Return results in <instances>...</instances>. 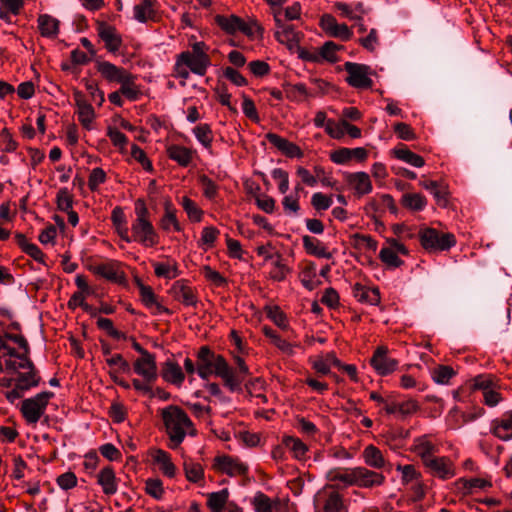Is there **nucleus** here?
<instances>
[{"label": "nucleus", "instance_id": "obj_1", "mask_svg": "<svg viewBox=\"0 0 512 512\" xmlns=\"http://www.w3.org/2000/svg\"><path fill=\"white\" fill-rule=\"evenodd\" d=\"M160 415L170 440V448L176 449L180 446L187 434L196 435L191 419L181 407L169 405L161 410Z\"/></svg>", "mask_w": 512, "mask_h": 512}, {"label": "nucleus", "instance_id": "obj_2", "mask_svg": "<svg viewBox=\"0 0 512 512\" xmlns=\"http://www.w3.org/2000/svg\"><path fill=\"white\" fill-rule=\"evenodd\" d=\"M136 218L131 224L132 242H137L144 247H154L159 243V235L150 220V212L143 199L135 202Z\"/></svg>", "mask_w": 512, "mask_h": 512}, {"label": "nucleus", "instance_id": "obj_3", "mask_svg": "<svg viewBox=\"0 0 512 512\" xmlns=\"http://www.w3.org/2000/svg\"><path fill=\"white\" fill-rule=\"evenodd\" d=\"M226 359L216 354L209 346H201L197 352V374L207 380L212 374L220 377L225 367Z\"/></svg>", "mask_w": 512, "mask_h": 512}, {"label": "nucleus", "instance_id": "obj_4", "mask_svg": "<svg viewBox=\"0 0 512 512\" xmlns=\"http://www.w3.org/2000/svg\"><path fill=\"white\" fill-rule=\"evenodd\" d=\"M418 236L421 246L429 252L446 251L456 245L454 234L440 233L434 228H423Z\"/></svg>", "mask_w": 512, "mask_h": 512}, {"label": "nucleus", "instance_id": "obj_5", "mask_svg": "<svg viewBox=\"0 0 512 512\" xmlns=\"http://www.w3.org/2000/svg\"><path fill=\"white\" fill-rule=\"evenodd\" d=\"M14 375H17L15 387L6 394V398L10 402L21 398L24 391L37 386L40 381V377L31 360L27 367L15 371Z\"/></svg>", "mask_w": 512, "mask_h": 512}, {"label": "nucleus", "instance_id": "obj_6", "mask_svg": "<svg viewBox=\"0 0 512 512\" xmlns=\"http://www.w3.org/2000/svg\"><path fill=\"white\" fill-rule=\"evenodd\" d=\"M52 396L51 392H41L34 397L25 399L21 405V412L25 420L30 424L37 423Z\"/></svg>", "mask_w": 512, "mask_h": 512}, {"label": "nucleus", "instance_id": "obj_7", "mask_svg": "<svg viewBox=\"0 0 512 512\" xmlns=\"http://www.w3.org/2000/svg\"><path fill=\"white\" fill-rule=\"evenodd\" d=\"M344 69L348 76L346 82L353 88L370 89L373 86V80L369 77L371 68L365 64L346 62Z\"/></svg>", "mask_w": 512, "mask_h": 512}, {"label": "nucleus", "instance_id": "obj_8", "mask_svg": "<svg viewBox=\"0 0 512 512\" xmlns=\"http://www.w3.org/2000/svg\"><path fill=\"white\" fill-rule=\"evenodd\" d=\"M423 465L432 476L441 480L451 479L456 474L454 463L446 456L434 455Z\"/></svg>", "mask_w": 512, "mask_h": 512}, {"label": "nucleus", "instance_id": "obj_9", "mask_svg": "<svg viewBox=\"0 0 512 512\" xmlns=\"http://www.w3.org/2000/svg\"><path fill=\"white\" fill-rule=\"evenodd\" d=\"M370 365L379 375L386 376L397 369L399 362L388 356V348L386 346H379L370 359Z\"/></svg>", "mask_w": 512, "mask_h": 512}, {"label": "nucleus", "instance_id": "obj_10", "mask_svg": "<svg viewBox=\"0 0 512 512\" xmlns=\"http://www.w3.org/2000/svg\"><path fill=\"white\" fill-rule=\"evenodd\" d=\"M214 469L230 477L243 476L248 472V466L237 458L228 455L217 456L214 459Z\"/></svg>", "mask_w": 512, "mask_h": 512}, {"label": "nucleus", "instance_id": "obj_11", "mask_svg": "<svg viewBox=\"0 0 512 512\" xmlns=\"http://www.w3.org/2000/svg\"><path fill=\"white\" fill-rule=\"evenodd\" d=\"M171 296L185 306L196 307L198 303L197 291L188 285V281L180 279L175 281L170 290Z\"/></svg>", "mask_w": 512, "mask_h": 512}, {"label": "nucleus", "instance_id": "obj_12", "mask_svg": "<svg viewBox=\"0 0 512 512\" xmlns=\"http://www.w3.org/2000/svg\"><path fill=\"white\" fill-rule=\"evenodd\" d=\"M133 370L147 382L154 383L158 379L155 355L151 353L137 358L133 363Z\"/></svg>", "mask_w": 512, "mask_h": 512}, {"label": "nucleus", "instance_id": "obj_13", "mask_svg": "<svg viewBox=\"0 0 512 512\" xmlns=\"http://www.w3.org/2000/svg\"><path fill=\"white\" fill-rule=\"evenodd\" d=\"M385 476L366 467L354 468V485L360 488H373L383 485Z\"/></svg>", "mask_w": 512, "mask_h": 512}, {"label": "nucleus", "instance_id": "obj_14", "mask_svg": "<svg viewBox=\"0 0 512 512\" xmlns=\"http://www.w3.org/2000/svg\"><path fill=\"white\" fill-rule=\"evenodd\" d=\"M96 30L100 39L105 43V48L109 52L114 53L120 49L122 38L114 26L109 25L105 21H98Z\"/></svg>", "mask_w": 512, "mask_h": 512}, {"label": "nucleus", "instance_id": "obj_15", "mask_svg": "<svg viewBox=\"0 0 512 512\" xmlns=\"http://www.w3.org/2000/svg\"><path fill=\"white\" fill-rule=\"evenodd\" d=\"M368 157V151L363 147L356 148H339L330 153V159L333 163L343 165L351 160L363 162Z\"/></svg>", "mask_w": 512, "mask_h": 512}, {"label": "nucleus", "instance_id": "obj_16", "mask_svg": "<svg viewBox=\"0 0 512 512\" xmlns=\"http://www.w3.org/2000/svg\"><path fill=\"white\" fill-rule=\"evenodd\" d=\"M96 69L108 82L121 83L131 74L123 67H118L109 61L96 60Z\"/></svg>", "mask_w": 512, "mask_h": 512}, {"label": "nucleus", "instance_id": "obj_17", "mask_svg": "<svg viewBox=\"0 0 512 512\" xmlns=\"http://www.w3.org/2000/svg\"><path fill=\"white\" fill-rule=\"evenodd\" d=\"M345 179L348 185L354 189L358 198L369 194L373 189L370 177L366 172L347 173Z\"/></svg>", "mask_w": 512, "mask_h": 512}, {"label": "nucleus", "instance_id": "obj_18", "mask_svg": "<svg viewBox=\"0 0 512 512\" xmlns=\"http://www.w3.org/2000/svg\"><path fill=\"white\" fill-rule=\"evenodd\" d=\"M90 271L106 280L120 283L123 281V273L119 271L118 264L114 261L95 263L90 265Z\"/></svg>", "mask_w": 512, "mask_h": 512}, {"label": "nucleus", "instance_id": "obj_19", "mask_svg": "<svg viewBox=\"0 0 512 512\" xmlns=\"http://www.w3.org/2000/svg\"><path fill=\"white\" fill-rule=\"evenodd\" d=\"M411 452L420 457L422 463L424 464L430 458H432L437 452L438 447L429 440L428 435H422L416 437L413 440V444L410 448Z\"/></svg>", "mask_w": 512, "mask_h": 512}, {"label": "nucleus", "instance_id": "obj_20", "mask_svg": "<svg viewBox=\"0 0 512 512\" xmlns=\"http://www.w3.org/2000/svg\"><path fill=\"white\" fill-rule=\"evenodd\" d=\"M74 99L77 106L76 113L78 115L79 122L85 129L90 130L92 121L95 117L92 105L86 101L85 96L79 91L74 93Z\"/></svg>", "mask_w": 512, "mask_h": 512}, {"label": "nucleus", "instance_id": "obj_21", "mask_svg": "<svg viewBox=\"0 0 512 512\" xmlns=\"http://www.w3.org/2000/svg\"><path fill=\"white\" fill-rule=\"evenodd\" d=\"M180 61L184 62L187 68L196 75L204 76L210 66V58L194 56L190 51H183L179 54Z\"/></svg>", "mask_w": 512, "mask_h": 512}, {"label": "nucleus", "instance_id": "obj_22", "mask_svg": "<svg viewBox=\"0 0 512 512\" xmlns=\"http://www.w3.org/2000/svg\"><path fill=\"white\" fill-rule=\"evenodd\" d=\"M138 288L142 303L149 309H155L154 314H172V311L157 301V296L150 286L138 281Z\"/></svg>", "mask_w": 512, "mask_h": 512}, {"label": "nucleus", "instance_id": "obj_23", "mask_svg": "<svg viewBox=\"0 0 512 512\" xmlns=\"http://www.w3.org/2000/svg\"><path fill=\"white\" fill-rule=\"evenodd\" d=\"M491 432L500 440L508 441L512 439V410L504 413L500 419L492 421Z\"/></svg>", "mask_w": 512, "mask_h": 512}, {"label": "nucleus", "instance_id": "obj_24", "mask_svg": "<svg viewBox=\"0 0 512 512\" xmlns=\"http://www.w3.org/2000/svg\"><path fill=\"white\" fill-rule=\"evenodd\" d=\"M249 373H241L240 370H233L228 362L226 361L223 372H221L220 378L224 381V385L231 391H240L241 384L246 380Z\"/></svg>", "mask_w": 512, "mask_h": 512}, {"label": "nucleus", "instance_id": "obj_25", "mask_svg": "<svg viewBox=\"0 0 512 512\" xmlns=\"http://www.w3.org/2000/svg\"><path fill=\"white\" fill-rule=\"evenodd\" d=\"M353 296L360 303L378 305L381 300L380 291L377 287H367L360 283L353 286Z\"/></svg>", "mask_w": 512, "mask_h": 512}, {"label": "nucleus", "instance_id": "obj_26", "mask_svg": "<svg viewBox=\"0 0 512 512\" xmlns=\"http://www.w3.org/2000/svg\"><path fill=\"white\" fill-rule=\"evenodd\" d=\"M169 159L176 162L181 167H188L192 162L194 150L178 144L169 145L166 149Z\"/></svg>", "mask_w": 512, "mask_h": 512}, {"label": "nucleus", "instance_id": "obj_27", "mask_svg": "<svg viewBox=\"0 0 512 512\" xmlns=\"http://www.w3.org/2000/svg\"><path fill=\"white\" fill-rule=\"evenodd\" d=\"M183 470L189 482L198 484L200 487L205 485L204 468L199 462L187 458L183 462Z\"/></svg>", "mask_w": 512, "mask_h": 512}, {"label": "nucleus", "instance_id": "obj_28", "mask_svg": "<svg viewBox=\"0 0 512 512\" xmlns=\"http://www.w3.org/2000/svg\"><path fill=\"white\" fill-rule=\"evenodd\" d=\"M177 209L174 207L173 203L170 200H166L164 202V214L160 219L159 225L163 231H170L171 227L176 232H181L183 230L180 222L176 216Z\"/></svg>", "mask_w": 512, "mask_h": 512}, {"label": "nucleus", "instance_id": "obj_29", "mask_svg": "<svg viewBox=\"0 0 512 512\" xmlns=\"http://www.w3.org/2000/svg\"><path fill=\"white\" fill-rule=\"evenodd\" d=\"M161 376L166 382L176 386H181L185 380V375L180 365L170 359L163 364Z\"/></svg>", "mask_w": 512, "mask_h": 512}, {"label": "nucleus", "instance_id": "obj_30", "mask_svg": "<svg viewBox=\"0 0 512 512\" xmlns=\"http://www.w3.org/2000/svg\"><path fill=\"white\" fill-rule=\"evenodd\" d=\"M97 482L106 495H114L118 490L115 472L111 466H106L97 475Z\"/></svg>", "mask_w": 512, "mask_h": 512}, {"label": "nucleus", "instance_id": "obj_31", "mask_svg": "<svg viewBox=\"0 0 512 512\" xmlns=\"http://www.w3.org/2000/svg\"><path fill=\"white\" fill-rule=\"evenodd\" d=\"M284 91L287 99L292 102L301 103L316 94L310 91L304 83H287L284 85Z\"/></svg>", "mask_w": 512, "mask_h": 512}, {"label": "nucleus", "instance_id": "obj_32", "mask_svg": "<svg viewBox=\"0 0 512 512\" xmlns=\"http://www.w3.org/2000/svg\"><path fill=\"white\" fill-rule=\"evenodd\" d=\"M302 243L307 254L318 258H332V253L327 251V248L319 239L309 235H304L302 237Z\"/></svg>", "mask_w": 512, "mask_h": 512}, {"label": "nucleus", "instance_id": "obj_33", "mask_svg": "<svg viewBox=\"0 0 512 512\" xmlns=\"http://www.w3.org/2000/svg\"><path fill=\"white\" fill-rule=\"evenodd\" d=\"M38 29L43 37L54 39L58 36L60 22L56 18L43 14L38 17Z\"/></svg>", "mask_w": 512, "mask_h": 512}, {"label": "nucleus", "instance_id": "obj_34", "mask_svg": "<svg viewBox=\"0 0 512 512\" xmlns=\"http://www.w3.org/2000/svg\"><path fill=\"white\" fill-rule=\"evenodd\" d=\"M153 461L159 465V469L163 473L164 476H167L169 478H173L176 475V466L172 462L171 455L162 450L157 449L153 455Z\"/></svg>", "mask_w": 512, "mask_h": 512}, {"label": "nucleus", "instance_id": "obj_35", "mask_svg": "<svg viewBox=\"0 0 512 512\" xmlns=\"http://www.w3.org/2000/svg\"><path fill=\"white\" fill-rule=\"evenodd\" d=\"M364 462L367 466L374 469H382L386 466V460L379 448L374 445H368L362 453Z\"/></svg>", "mask_w": 512, "mask_h": 512}, {"label": "nucleus", "instance_id": "obj_36", "mask_svg": "<svg viewBox=\"0 0 512 512\" xmlns=\"http://www.w3.org/2000/svg\"><path fill=\"white\" fill-rule=\"evenodd\" d=\"M156 2V0H142L139 4L135 5L133 9L134 18L140 23L154 19L156 14L154 6Z\"/></svg>", "mask_w": 512, "mask_h": 512}, {"label": "nucleus", "instance_id": "obj_37", "mask_svg": "<svg viewBox=\"0 0 512 512\" xmlns=\"http://www.w3.org/2000/svg\"><path fill=\"white\" fill-rule=\"evenodd\" d=\"M229 490L224 488L217 492H212L207 495V507L212 512H224L225 506L229 499Z\"/></svg>", "mask_w": 512, "mask_h": 512}, {"label": "nucleus", "instance_id": "obj_38", "mask_svg": "<svg viewBox=\"0 0 512 512\" xmlns=\"http://www.w3.org/2000/svg\"><path fill=\"white\" fill-rule=\"evenodd\" d=\"M395 157L403 162L410 164L413 167L420 168L424 166V158L411 150L405 145H400L393 150Z\"/></svg>", "mask_w": 512, "mask_h": 512}, {"label": "nucleus", "instance_id": "obj_39", "mask_svg": "<svg viewBox=\"0 0 512 512\" xmlns=\"http://www.w3.org/2000/svg\"><path fill=\"white\" fill-rule=\"evenodd\" d=\"M197 141L206 149L211 151L214 139L212 128L207 123H200L192 130Z\"/></svg>", "mask_w": 512, "mask_h": 512}, {"label": "nucleus", "instance_id": "obj_40", "mask_svg": "<svg viewBox=\"0 0 512 512\" xmlns=\"http://www.w3.org/2000/svg\"><path fill=\"white\" fill-rule=\"evenodd\" d=\"M276 40L292 49L300 41V34L294 30L293 25L285 26L274 33Z\"/></svg>", "mask_w": 512, "mask_h": 512}, {"label": "nucleus", "instance_id": "obj_41", "mask_svg": "<svg viewBox=\"0 0 512 512\" xmlns=\"http://www.w3.org/2000/svg\"><path fill=\"white\" fill-rule=\"evenodd\" d=\"M282 443L293 453L296 459L304 460L306 458L308 447L301 439L293 436H285Z\"/></svg>", "mask_w": 512, "mask_h": 512}, {"label": "nucleus", "instance_id": "obj_42", "mask_svg": "<svg viewBox=\"0 0 512 512\" xmlns=\"http://www.w3.org/2000/svg\"><path fill=\"white\" fill-rule=\"evenodd\" d=\"M315 278L316 265L314 262H309L300 273V281L307 290L312 291L321 284V282Z\"/></svg>", "mask_w": 512, "mask_h": 512}, {"label": "nucleus", "instance_id": "obj_43", "mask_svg": "<svg viewBox=\"0 0 512 512\" xmlns=\"http://www.w3.org/2000/svg\"><path fill=\"white\" fill-rule=\"evenodd\" d=\"M272 269L269 276L272 280L281 282L284 281L287 274L290 272L288 266L284 263V259L280 253H276V257L271 261Z\"/></svg>", "mask_w": 512, "mask_h": 512}, {"label": "nucleus", "instance_id": "obj_44", "mask_svg": "<svg viewBox=\"0 0 512 512\" xmlns=\"http://www.w3.org/2000/svg\"><path fill=\"white\" fill-rule=\"evenodd\" d=\"M401 204L411 211H422L427 205V200L420 193H406L401 198Z\"/></svg>", "mask_w": 512, "mask_h": 512}, {"label": "nucleus", "instance_id": "obj_45", "mask_svg": "<svg viewBox=\"0 0 512 512\" xmlns=\"http://www.w3.org/2000/svg\"><path fill=\"white\" fill-rule=\"evenodd\" d=\"M262 331L264 335L268 337L272 341V343L283 353H286L288 355H292L294 353V346L285 339L281 338L274 329H272L269 326H264L262 328Z\"/></svg>", "mask_w": 512, "mask_h": 512}, {"label": "nucleus", "instance_id": "obj_46", "mask_svg": "<svg viewBox=\"0 0 512 512\" xmlns=\"http://www.w3.org/2000/svg\"><path fill=\"white\" fill-rule=\"evenodd\" d=\"M215 23L227 34L233 35L237 32L239 24H241V18L236 15L224 16L216 15Z\"/></svg>", "mask_w": 512, "mask_h": 512}, {"label": "nucleus", "instance_id": "obj_47", "mask_svg": "<svg viewBox=\"0 0 512 512\" xmlns=\"http://www.w3.org/2000/svg\"><path fill=\"white\" fill-rule=\"evenodd\" d=\"M135 80L136 76L131 73L125 78L124 81L120 83L121 94L124 95L130 101H136L141 94L138 86L135 83Z\"/></svg>", "mask_w": 512, "mask_h": 512}, {"label": "nucleus", "instance_id": "obj_48", "mask_svg": "<svg viewBox=\"0 0 512 512\" xmlns=\"http://www.w3.org/2000/svg\"><path fill=\"white\" fill-rule=\"evenodd\" d=\"M323 512H348L342 495L336 491L329 493L323 506Z\"/></svg>", "mask_w": 512, "mask_h": 512}, {"label": "nucleus", "instance_id": "obj_49", "mask_svg": "<svg viewBox=\"0 0 512 512\" xmlns=\"http://www.w3.org/2000/svg\"><path fill=\"white\" fill-rule=\"evenodd\" d=\"M188 218L193 222H200L203 217V211L198 207L195 201L184 196L180 202Z\"/></svg>", "mask_w": 512, "mask_h": 512}, {"label": "nucleus", "instance_id": "obj_50", "mask_svg": "<svg viewBox=\"0 0 512 512\" xmlns=\"http://www.w3.org/2000/svg\"><path fill=\"white\" fill-rule=\"evenodd\" d=\"M153 267L157 277L174 279L180 274L176 263L170 265L168 263L155 262L153 263Z\"/></svg>", "mask_w": 512, "mask_h": 512}, {"label": "nucleus", "instance_id": "obj_51", "mask_svg": "<svg viewBox=\"0 0 512 512\" xmlns=\"http://www.w3.org/2000/svg\"><path fill=\"white\" fill-rule=\"evenodd\" d=\"M456 484L462 485L464 493H473L475 489H484L491 486V483L482 478H460Z\"/></svg>", "mask_w": 512, "mask_h": 512}, {"label": "nucleus", "instance_id": "obj_52", "mask_svg": "<svg viewBox=\"0 0 512 512\" xmlns=\"http://www.w3.org/2000/svg\"><path fill=\"white\" fill-rule=\"evenodd\" d=\"M343 46L336 44L333 41L325 42L319 50V54L321 56V61L326 60L330 63H336L338 61V57L336 55L337 51L341 50Z\"/></svg>", "mask_w": 512, "mask_h": 512}, {"label": "nucleus", "instance_id": "obj_53", "mask_svg": "<svg viewBox=\"0 0 512 512\" xmlns=\"http://www.w3.org/2000/svg\"><path fill=\"white\" fill-rule=\"evenodd\" d=\"M198 181L202 187V192L205 198L214 200L218 196V185L207 175L202 174L199 176Z\"/></svg>", "mask_w": 512, "mask_h": 512}, {"label": "nucleus", "instance_id": "obj_54", "mask_svg": "<svg viewBox=\"0 0 512 512\" xmlns=\"http://www.w3.org/2000/svg\"><path fill=\"white\" fill-rule=\"evenodd\" d=\"M6 343L10 345L9 342H13L18 346V351L16 350V354L21 357H28L29 355V345L27 340L19 334H5L3 337Z\"/></svg>", "mask_w": 512, "mask_h": 512}, {"label": "nucleus", "instance_id": "obj_55", "mask_svg": "<svg viewBox=\"0 0 512 512\" xmlns=\"http://www.w3.org/2000/svg\"><path fill=\"white\" fill-rule=\"evenodd\" d=\"M454 375L453 368L446 365H439L432 371V379L438 384H448Z\"/></svg>", "mask_w": 512, "mask_h": 512}, {"label": "nucleus", "instance_id": "obj_56", "mask_svg": "<svg viewBox=\"0 0 512 512\" xmlns=\"http://www.w3.org/2000/svg\"><path fill=\"white\" fill-rule=\"evenodd\" d=\"M379 259L389 268H398L403 265V260L398 254L383 246L379 253Z\"/></svg>", "mask_w": 512, "mask_h": 512}, {"label": "nucleus", "instance_id": "obj_57", "mask_svg": "<svg viewBox=\"0 0 512 512\" xmlns=\"http://www.w3.org/2000/svg\"><path fill=\"white\" fill-rule=\"evenodd\" d=\"M328 479L330 481H339L343 482L346 485L353 486L354 485V468L346 469L344 471L340 469L331 470L328 473Z\"/></svg>", "mask_w": 512, "mask_h": 512}, {"label": "nucleus", "instance_id": "obj_58", "mask_svg": "<svg viewBox=\"0 0 512 512\" xmlns=\"http://www.w3.org/2000/svg\"><path fill=\"white\" fill-rule=\"evenodd\" d=\"M0 17L5 18L7 13L18 15L24 6L23 0H0Z\"/></svg>", "mask_w": 512, "mask_h": 512}, {"label": "nucleus", "instance_id": "obj_59", "mask_svg": "<svg viewBox=\"0 0 512 512\" xmlns=\"http://www.w3.org/2000/svg\"><path fill=\"white\" fill-rule=\"evenodd\" d=\"M18 143L7 128L0 131V151L11 153L16 151Z\"/></svg>", "mask_w": 512, "mask_h": 512}, {"label": "nucleus", "instance_id": "obj_60", "mask_svg": "<svg viewBox=\"0 0 512 512\" xmlns=\"http://www.w3.org/2000/svg\"><path fill=\"white\" fill-rule=\"evenodd\" d=\"M256 512H272L273 506L270 498L263 492H257L252 500Z\"/></svg>", "mask_w": 512, "mask_h": 512}, {"label": "nucleus", "instance_id": "obj_61", "mask_svg": "<svg viewBox=\"0 0 512 512\" xmlns=\"http://www.w3.org/2000/svg\"><path fill=\"white\" fill-rule=\"evenodd\" d=\"M96 325L100 330L106 331L109 336L115 339L125 338L124 333L115 329L113 321L109 318L97 317Z\"/></svg>", "mask_w": 512, "mask_h": 512}, {"label": "nucleus", "instance_id": "obj_62", "mask_svg": "<svg viewBox=\"0 0 512 512\" xmlns=\"http://www.w3.org/2000/svg\"><path fill=\"white\" fill-rule=\"evenodd\" d=\"M202 274L207 281L211 282L216 287H223L227 284V279L209 265L202 268Z\"/></svg>", "mask_w": 512, "mask_h": 512}, {"label": "nucleus", "instance_id": "obj_63", "mask_svg": "<svg viewBox=\"0 0 512 512\" xmlns=\"http://www.w3.org/2000/svg\"><path fill=\"white\" fill-rule=\"evenodd\" d=\"M396 469L402 474L401 479L403 484H408L414 480H420L421 478V473L416 470L414 465H398Z\"/></svg>", "mask_w": 512, "mask_h": 512}, {"label": "nucleus", "instance_id": "obj_64", "mask_svg": "<svg viewBox=\"0 0 512 512\" xmlns=\"http://www.w3.org/2000/svg\"><path fill=\"white\" fill-rule=\"evenodd\" d=\"M145 485V491L148 495L158 500L163 497L164 489L160 479L149 478Z\"/></svg>", "mask_w": 512, "mask_h": 512}]
</instances>
